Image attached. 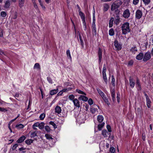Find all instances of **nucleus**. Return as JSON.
<instances>
[{"label":"nucleus","instance_id":"f257e3e1","mask_svg":"<svg viewBox=\"0 0 153 153\" xmlns=\"http://www.w3.org/2000/svg\"><path fill=\"white\" fill-rule=\"evenodd\" d=\"M121 28L122 33L124 34H126L130 31L129 24L128 22H126L123 24Z\"/></svg>","mask_w":153,"mask_h":153},{"label":"nucleus","instance_id":"f03ea898","mask_svg":"<svg viewBox=\"0 0 153 153\" xmlns=\"http://www.w3.org/2000/svg\"><path fill=\"white\" fill-rule=\"evenodd\" d=\"M122 4V3L121 2L113 3L111 5V10H115L117 9Z\"/></svg>","mask_w":153,"mask_h":153},{"label":"nucleus","instance_id":"7ed1b4c3","mask_svg":"<svg viewBox=\"0 0 153 153\" xmlns=\"http://www.w3.org/2000/svg\"><path fill=\"white\" fill-rule=\"evenodd\" d=\"M151 58V54L149 52L146 53L144 55L143 54V61L144 62H146L150 59Z\"/></svg>","mask_w":153,"mask_h":153},{"label":"nucleus","instance_id":"20e7f679","mask_svg":"<svg viewBox=\"0 0 153 153\" xmlns=\"http://www.w3.org/2000/svg\"><path fill=\"white\" fill-rule=\"evenodd\" d=\"M102 134L105 137H109L111 135V133H109L105 129H104L102 131Z\"/></svg>","mask_w":153,"mask_h":153},{"label":"nucleus","instance_id":"39448f33","mask_svg":"<svg viewBox=\"0 0 153 153\" xmlns=\"http://www.w3.org/2000/svg\"><path fill=\"white\" fill-rule=\"evenodd\" d=\"M114 46L117 50H120L122 48L121 45L119 43L117 40H115L114 41Z\"/></svg>","mask_w":153,"mask_h":153},{"label":"nucleus","instance_id":"423d86ee","mask_svg":"<svg viewBox=\"0 0 153 153\" xmlns=\"http://www.w3.org/2000/svg\"><path fill=\"white\" fill-rule=\"evenodd\" d=\"M85 119L84 118V116L83 115L81 116L79 115L77 119V121L80 123H84Z\"/></svg>","mask_w":153,"mask_h":153},{"label":"nucleus","instance_id":"0eeeda50","mask_svg":"<svg viewBox=\"0 0 153 153\" xmlns=\"http://www.w3.org/2000/svg\"><path fill=\"white\" fill-rule=\"evenodd\" d=\"M129 85L131 88H133L135 83L133 79L131 76L129 77Z\"/></svg>","mask_w":153,"mask_h":153},{"label":"nucleus","instance_id":"6e6552de","mask_svg":"<svg viewBox=\"0 0 153 153\" xmlns=\"http://www.w3.org/2000/svg\"><path fill=\"white\" fill-rule=\"evenodd\" d=\"M142 16V13L140 10H137L136 13V17L138 19H140Z\"/></svg>","mask_w":153,"mask_h":153},{"label":"nucleus","instance_id":"1a4fd4ad","mask_svg":"<svg viewBox=\"0 0 153 153\" xmlns=\"http://www.w3.org/2000/svg\"><path fill=\"white\" fill-rule=\"evenodd\" d=\"M98 55L99 57V63H100L101 61L102 55V51L101 49L100 48H99L98 49Z\"/></svg>","mask_w":153,"mask_h":153},{"label":"nucleus","instance_id":"9d476101","mask_svg":"<svg viewBox=\"0 0 153 153\" xmlns=\"http://www.w3.org/2000/svg\"><path fill=\"white\" fill-rule=\"evenodd\" d=\"M73 102L75 106L78 108L80 107V102L77 99L75 98Z\"/></svg>","mask_w":153,"mask_h":153},{"label":"nucleus","instance_id":"9b49d317","mask_svg":"<svg viewBox=\"0 0 153 153\" xmlns=\"http://www.w3.org/2000/svg\"><path fill=\"white\" fill-rule=\"evenodd\" d=\"M130 15V13L129 10H125L123 14V17L126 18H128Z\"/></svg>","mask_w":153,"mask_h":153},{"label":"nucleus","instance_id":"f8f14e48","mask_svg":"<svg viewBox=\"0 0 153 153\" xmlns=\"http://www.w3.org/2000/svg\"><path fill=\"white\" fill-rule=\"evenodd\" d=\"M143 53H140L136 57V59L138 60H140L143 59Z\"/></svg>","mask_w":153,"mask_h":153},{"label":"nucleus","instance_id":"ddd939ff","mask_svg":"<svg viewBox=\"0 0 153 153\" xmlns=\"http://www.w3.org/2000/svg\"><path fill=\"white\" fill-rule=\"evenodd\" d=\"M92 30L93 34L96 35L97 34V30L95 24H92Z\"/></svg>","mask_w":153,"mask_h":153},{"label":"nucleus","instance_id":"4468645a","mask_svg":"<svg viewBox=\"0 0 153 153\" xmlns=\"http://www.w3.org/2000/svg\"><path fill=\"white\" fill-rule=\"evenodd\" d=\"M120 21V18L118 16H117L114 21V23L117 25H118Z\"/></svg>","mask_w":153,"mask_h":153},{"label":"nucleus","instance_id":"2eb2a0df","mask_svg":"<svg viewBox=\"0 0 153 153\" xmlns=\"http://www.w3.org/2000/svg\"><path fill=\"white\" fill-rule=\"evenodd\" d=\"M111 96L112 97V100L113 101L115 100V90L114 89L111 91Z\"/></svg>","mask_w":153,"mask_h":153},{"label":"nucleus","instance_id":"dca6fc26","mask_svg":"<svg viewBox=\"0 0 153 153\" xmlns=\"http://www.w3.org/2000/svg\"><path fill=\"white\" fill-rule=\"evenodd\" d=\"M25 138L26 137L24 136H22L18 140L17 142L18 143H21L25 140Z\"/></svg>","mask_w":153,"mask_h":153},{"label":"nucleus","instance_id":"f3484780","mask_svg":"<svg viewBox=\"0 0 153 153\" xmlns=\"http://www.w3.org/2000/svg\"><path fill=\"white\" fill-rule=\"evenodd\" d=\"M97 90L102 98L104 97L105 96V94L99 88H97Z\"/></svg>","mask_w":153,"mask_h":153},{"label":"nucleus","instance_id":"a211bd4d","mask_svg":"<svg viewBox=\"0 0 153 153\" xmlns=\"http://www.w3.org/2000/svg\"><path fill=\"white\" fill-rule=\"evenodd\" d=\"M55 111L56 113L59 114L61 113L62 109L60 106L57 105L55 108Z\"/></svg>","mask_w":153,"mask_h":153},{"label":"nucleus","instance_id":"6ab92c4d","mask_svg":"<svg viewBox=\"0 0 153 153\" xmlns=\"http://www.w3.org/2000/svg\"><path fill=\"white\" fill-rule=\"evenodd\" d=\"M78 99L85 101H86L88 100V98L86 97L83 95H80L78 98Z\"/></svg>","mask_w":153,"mask_h":153},{"label":"nucleus","instance_id":"aec40b11","mask_svg":"<svg viewBox=\"0 0 153 153\" xmlns=\"http://www.w3.org/2000/svg\"><path fill=\"white\" fill-rule=\"evenodd\" d=\"M58 91V88H57L56 89H53L51 90L50 92V94L52 95L56 94Z\"/></svg>","mask_w":153,"mask_h":153},{"label":"nucleus","instance_id":"412c9836","mask_svg":"<svg viewBox=\"0 0 153 153\" xmlns=\"http://www.w3.org/2000/svg\"><path fill=\"white\" fill-rule=\"evenodd\" d=\"M104 119L102 115H99L97 116V120L99 123H102Z\"/></svg>","mask_w":153,"mask_h":153},{"label":"nucleus","instance_id":"4be33fe9","mask_svg":"<svg viewBox=\"0 0 153 153\" xmlns=\"http://www.w3.org/2000/svg\"><path fill=\"white\" fill-rule=\"evenodd\" d=\"M146 105L148 108H150L151 107V102L149 98L146 99Z\"/></svg>","mask_w":153,"mask_h":153},{"label":"nucleus","instance_id":"5701e85b","mask_svg":"<svg viewBox=\"0 0 153 153\" xmlns=\"http://www.w3.org/2000/svg\"><path fill=\"white\" fill-rule=\"evenodd\" d=\"M103 78L105 82L107 84L108 83V79L106 76V73H102Z\"/></svg>","mask_w":153,"mask_h":153},{"label":"nucleus","instance_id":"b1692460","mask_svg":"<svg viewBox=\"0 0 153 153\" xmlns=\"http://www.w3.org/2000/svg\"><path fill=\"white\" fill-rule=\"evenodd\" d=\"M105 125V123L104 122H103L101 123H100L99 124L98 126V129L99 131H100L102 128Z\"/></svg>","mask_w":153,"mask_h":153},{"label":"nucleus","instance_id":"393cba45","mask_svg":"<svg viewBox=\"0 0 153 153\" xmlns=\"http://www.w3.org/2000/svg\"><path fill=\"white\" fill-rule=\"evenodd\" d=\"M45 136L47 139H48L49 140H51L53 139V138L52 137V135H51L46 134H45Z\"/></svg>","mask_w":153,"mask_h":153},{"label":"nucleus","instance_id":"a878e982","mask_svg":"<svg viewBox=\"0 0 153 153\" xmlns=\"http://www.w3.org/2000/svg\"><path fill=\"white\" fill-rule=\"evenodd\" d=\"M15 127L17 129H19L23 128L24 127V126L22 124H17Z\"/></svg>","mask_w":153,"mask_h":153},{"label":"nucleus","instance_id":"bb28decb","mask_svg":"<svg viewBox=\"0 0 153 153\" xmlns=\"http://www.w3.org/2000/svg\"><path fill=\"white\" fill-rule=\"evenodd\" d=\"M79 15L80 16L82 20L85 19V15L81 11H79Z\"/></svg>","mask_w":153,"mask_h":153},{"label":"nucleus","instance_id":"cd10ccee","mask_svg":"<svg viewBox=\"0 0 153 153\" xmlns=\"http://www.w3.org/2000/svg\"><path fill=\"white\" fill-rule=\"evenodd\" d=\"M103 100L106 103V104L108 106L110 105V103H109L107 97H106V96L102 98Z\"/></svg>","mask_w":153,"mask_h":153},{"label":"nucleus","instance_id":"c85d7f7f","mask_svg":"<svg viewBox=\"0 0 153 153\" xmlns=\"http://www.w3.org/2000/svg\"><path fill=\"white\" fill-rule=\"evenodd\" d=\"M114 20L113 18H112L109 21V27H111L113 25V22Z\"/></svg>","mask_w":153,"mask_h":153},{"label":"nucleus","instance_id":"c756f323","mask_svg":"<svg viewBox=\"0 0 153 153\" xmlns=\"http://www.w3.org/2000/svg\"><path fill=\"white\" fill-rule=\"evenodd\" d=\"M10 1L9 0L7 1L5 3L4 7L6 8H8L10 6Z\"/></svg>","mask_w":153,"mask_h":153},{"label":"nucleus","instance_id":"7c9ffc66","mask_svg":"<svg viewBox=\"0 0 153 153\" xmlns=\"http://www.w3.org/2000/svg\"><path fill=\"white\" fill-rule=\"evenodd\" d=\"M90 111L92 113L94 114L96 111H97V108L92 107L91 108Z\"/></svg>","mask_w":153,"mask_h":153},{"label":"nucleus","instance_id":"2f4dec72","mask_svg":"<svg viewBox=\"0 0 153 153\" xmlns=\"http://www.w3.org/2000/svg\"><path fill=\"white\" fill-rule=\"evenodd\" d=\"M45 117V114L44 113H43L40 114L39 116V118L40 120H43Z\"/></svg>","mask_w":153,"mask_h":153},{"label":"nucleus","instance_id":"473e14b6","mask_svg":"<svg viewBox=\"0 0 153 153\" xmlns=\"http://www.w3.org/2000/svg\"><path fill=\"white\" fill-rule=\"evenodd\" d=\"M109 34L111 36H113L114 34V32L113 29L111 28L109 30Z\"/></svg>","mask_w":153,"mask_h":153},{"label":"nucleus","instance_id":"72a5a7b5","mask_svg":"<svg viewBox=\"0 0 153 153\" xmlns=\"http://www.w3.org/2000/svg\"><path fill=\"white\" fill-rule=\"evenodd\" d=\"M37 131H35L33 132H32L30 134V137L31 138L34 137L36 136H37Z\"/></svg>","mask_w":153,"mask_h":153},{"label":"nucleus","instance_id":"f704fd0d","mask_svg":"<svg viewBox=\"0 0 153 153\" xmlns=\"http://www.w3.org/2000/svg\"><path fill=\"white\" fill-rule=\"evenodd\" d=\"M45 123L43 122H41L39 123L38 127L40 129H43L44 127Z\"/></svg>","mask_w":153,"mask_h":153},{"label":"nucleus","instance_id":"c9c22d12","mask_svg":"<svg viewBox=\"0 0 153 153\" xmlns=\"http://www.w3.org/2000/svg\"><path fill=\"white\" fill-rule=\"evenodd\" d=\"M34 68L40 69V67L39 64L38 63H35L34 66Z\"/></svg>","mask_w":153,"mask_h":153},{"label":"nucleus","instance_id":"e433bc0d","mask_svg":"<svg viewBox=\"0 0 153 153\" xmlns=\"http://www.w3.org/2000/svg\"><path fill=\"white\" fill-rule=\"evenodd\" d=\"M33 140H32L31 139H28V140H26L25 141V143L27 144L28 145H30V144H31V143H33Z\"/></svg>","mask_w":153,"mask_h":153},{"label":"nucleus","instance_id":"4c0bfd02","mask_svg":"<svg viewBox=\"0 0 153 153\" xmlns=\"http://www.w3.org/2000/svg\"><path fill=\"white\" fill-rule=\"evenodd\" d=\"M115 78L114 77L113 75H112L111 76V83L114 86L115 85Z\"/></svg>","mask_w":153,"mask_h":153},{"label":"nucleus","instance_id":"58836bf2","mask_svg":"<svg viewBox=\"0 0 153 153\" xmlns=\"http://www.w3.org/2000/svg\"><path fill=\"white\" fill-rule=\"evenodd\" d=\"M103 8L104 10H108L109 7V5L106 3H105L103 5Z\"/></svg>","mask_w":153,"mask_h":153},{"label":"nucleus","instance_id":"ea45409f","mask_svg":"<svg viewBox=\"0 0 153 153\" xmlns=\"http://www.w3.org/2000/svg\"><path fill=\"white\" fill-rule=\"evenodd\" d=\"M130 51L134 53L137 51V49L136 47H132L130 49Z\"/></svg>","mask_w":153,"mask_h":153},{"label":"nucleus","instance_id":"a19ab883","mask_svg":"<svg viewBox=\"0 0 153 153\" xmlns=\"http://www.w3.org/2000/svg\"><path fill=\"white\" fill-rule=\"evenodd\" d=\"M66 54L67 56L70 59H71L72 58L71 55L70 53L69 50H68L66 51Z\"/></svg>","mask_w":153,"mask_h":153},{"label":"nucleus","instance_id":"79ce46f5","mask_svg":"<svg viewBox=\"0 0 153 153\" xmlns=\"http://www.w3.org/2000/svg\"><path fill=\"white\" fill-rule=\"evenodd\" d=\"M76 91L77 92H78L79 94H84V95H86V94L85 92L79 89H76Z\"/></svg>","mask_w":153,"mask_h":153},{"label":"nucleus","instance_id":"37998d69","mask_svg":"<svg viewBox=\"0 0 153 153\" xmlns=\"http://www.w3.org/2000/svg\"><path fill=\"white\" fill-rule=\"evenodd\" d=\"M95 10L94 11L93 15V22L92 24H95Z\"/></svg>","mask_w":153,"mask_h":153},{"label":"nucleus","instance_id":"c03bdc74","mask_svg":"<svg viewBox=\"0 0 153 153\" xmlns=\"http://www.w3.org/2000/svg\"><path fill=\"white\" fill-rule=\"evenodd\" d=\"M25 0H20L19 1V5L20 7H22L24 3Z\"/></svg>","mask_w":153,"mask_h":153},{"label":"nucleus","instance_id":"a18cd8bd","mask_svg":"<svg viewBox=\"0 0 153 153\" xmlns=\"http://www.w3.org/2000/svg\"><path fill=\"white\" fill-rule=\"evenodd\" d=\"M69 98L70 100H71L73 101L74 100V95L71 94V95H69Z\"/></svg>","mask_w":153,"mask_h":153},{"label":"nucleus","instance_id":"49530a36","mask_svg":"<svg viewBox=\"0 0 153 153\" xmlns=\"http://www.w3.org/2000/svg\"><path fill=\"white\" fill-rule=\"evenodd\" d=\"M49 124L52 125L54 127V128H57V126H56V124L54 123L52 121H51L49 122Z\"/></svg>","mask_w":153,"mask_h":153},{"label":"nucleus","instance_id":"de8ad7c7","mask_svg":"<svg viewBox=\"0 0 153 153\" xmlns=\"http://www.w3.org/2000/svg\"><path fill=\"white\" fill-rule=\"evenodd\" d=\"M47 80L49 83L52 84L53 83L52 79L50 77H47Z\"/></svg>","mask_w":153,"mask_h":153},{"label":"nucleus","instance_id":"09e8293b","mask_svg":"<svg viewBox=\"0 0 153 153\" xmlns=\"http://www.w3.org/2000/svg\"><path fill=\"white\" fill-rule=\"evenodd\" d=\"M6 15V13L5 11H2L1 13V16L2 17H5Z\"/></svg>","mask_w":153,"mask_h":153},{"label":"nucleus","instance_id":"8fccbe9b","mask_svg":"<svg viewBox=\"0 0 153 153\" xmlns=\"http://www.w3.org/2000/svg\"><path fill=\"white\" fill-rule=\"evenodd\" d=\"M45 130L48 132H50L51 130L49 126H45Z\"/></svg>","mask_w":153,"mask_h":153},{"label":"nucleus","instance_id":"3c124183","mask_svg":"<svg viewBox=\"0 0 153 153\" xmlns=\"http://www.w3.org/2000/svg\"><path fill=\"white\" fill-rule=\"evenodd\" d=\"M142 1L145 5L148 4L151 1V0H142Z\"/></svg>","mask_w":153,"mask_h":153},{"label":"nucleus","instance_id":"603ef678","mask_svg":"<svg viewBox=\"0 0 153 153\" xmlns=\"http://www.w3.org/2000/svg\"><path fill=\"white\" fill-rule=\"evenodd\" d=\"M106 68L105 64H104L102 69V73H106Z\"/></svg>","mask_w":153,"mask_h":153},{"label":"nucleus","instance_id":"864d4df0","mask_svg":"<svg viewBox=\"0 0 153 153\" xmlns=\"http://www.w3.org/2000/svg\"><path fill=\"white\" fill-rule=\"evenodd\" d=\"M110 152L111 153H114L115 152L114 148L113 147H111L110 149Z\"/></svg>","mask_w":153,"mask_h":153},{"label":"nucleus","instance_id":"5fc2aeb1","mask_svg":"<svg viewBox=\"0 0 153 153\" xmlns=\"http://www.w3.org/2000/svg\"><path fill=\"white\" fill-rule=\"evenodd\" d=\"M7 111L6 108H1L0 107V111L3 112H5Z\"/></svg>","mask_w":153,"mask_h":153},{"label":"nucleus","instance_id":"6e6d98bb","mask_svg":"<svg viewBox=\"0 0 153 153\" xmlns=\"http://www.w3.org/2000/svg\"><path fill=\"white\" fill-rule=\"evenodd\" d=\"M88 102L90 105H92L93 103V101L91 99H89L88 100Z\"/></svg>","mask_w":153,"mask_h":153},{"label":"nucleus","instance_id":"4d7b16f0","mask_svg":"<svg viewBox=\"0 0 153 153\" xmlns=\"http://www.w3.org/2000/svg\"><path fill=\"white\" fill-rule=\"evenodd\" d=\"M133 61L132 60H130L128 62V65L129 66L132 65L133 64Z\"/></svg>","mask_w":153,"mask_h":153},{"label":"nucleus","instance_id":"13d9d810","mask_svg":"<svg viewBox=\"0 0 153 153\" xmlns=\"http://www.w3.org/2000/svg\"><path fill=\"white\" fill-rule=\"evenodd\" d=\"M107 129L108 130V132H109V133H111V128L110 126L109 125H107Z\"/></svg>","mask_w":153,"mask_h":153},{"label":"nucleus","instance_id":"bf43d9fd","mask_svg":"<svg viewBox=\"0 0 153 153\" xmlns=\"http://www.w3.org/2000/svg\"><path fill=\"white\" fill-rule=\"evenodd\" d=\"M136 86L140 85V81H139V79H137L136 83Z\"/></svg>","mask_w":153,"mask_h":153},{"label":"nucleus","instance_id":"052dcab7","mask_svg":"<svg viewBox=\"0 0 153 153\" xmlns=\"http://www.w3.org/2000/svg\"><path fill=\"white\" fill-rule=\"evenodd\" d=\"M38 0L40 3V5L42 7V8L45 9V7L43 6V4H42V3L41 1V0Z\"/></svg>","mask_w":153,"mask_h":153},{"label":"nucleus","instance_id":"680f3d73","mask_svg":"<svg viewBox=\"0 0 153 153\" xmlns=\"http://www.w3.org/2000/svg\"><path fill=\"white\" fill-rule=\"evenodd\" d=\"M44 146L45 148L48 149H49V147L50 146V145L48 144H45Z\"/></svg>","mask_w":153,"mask_h":153},{"label":"nucleus","instance_id":"e2e57ef3","mask_svg":"<svg viewBox=\"0 0 153 153\" xmlns=\"http://www.w3.org/2000/svg\"><path fill=\"white\" fill-rule=\"evenodd\" d=\"M18 145L17 144H16L14 145L12 147V149L13 150H15L18 146Z\"/></svg>","mask_w":153,"mask_h":153},{"label":"nucleus","instance_id":"0e129e2a","mask_svg":"<svg viewBox=\"0 0 153 153\" xmlns=\"http://www.w3.org/2000/svg\"><path fill=\"white\" fill-rule=\"evenodd\" d=\"M139 1V0H133V3L135 5H136L138 3Z\"/></svg>","mask_w":153,"mask_h":153},{"label":"nucleus","instance_id":"69168bd1","mask_svg":"<svg viewBox=\"0 0 153 153\" xmlns=\"http://www.w3.org/2000/svg\"><path fill=\"white\" fill-rule=\"evenodd\" d=\"M120 95L119 93L117 94V98L118 102L120 101V99L119 97Z\"/></svg>","mask_w":153,"mask_h":153},{"label":"nucleus","instance_id":"338daca9","mask_svg":"<svg viewBox=\"0 0 153 153\" xmlns=\"http://www.w3.org/2000/svg\"><path fill=\"white\" fill-rule=\"evenodd\" d=\"M63 93V92L62 91H60V92H59L58 93V94H57V96H61L62 94Z\"/></svg>","mask_w":153,"mask_h":153},{"label":"nucleus","instance_id":"774afa93","mask_svg":"<svg viewBox=\"0 0 153 153\" xmlns=\"http://www.w3.org/2000/svg\"><path fill=\"white\" fill-rule=\"evenodd\" d=\"M39 123L37 122L34 124L33 125V127H38L39 126Z\"/></svg>","mask_w":153,"mask_h":153}]
</instances>
